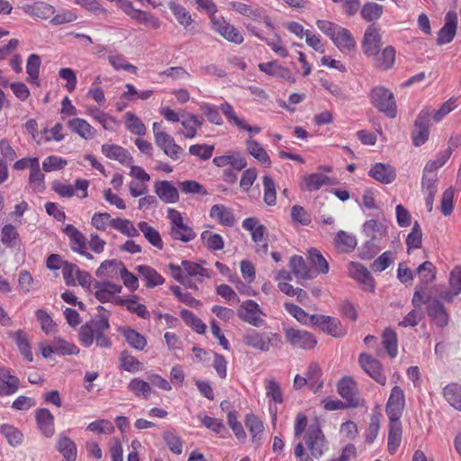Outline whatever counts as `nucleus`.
Wrapping results in <instances>:
<instances>
[{"mask_svg":"<svg viewBox=\"0 0 461 461\" xmlns=\"http://www.w3.org/2000/svg\"><path fill=\"white\" fill-rule=\"evenodd\" d=\"M201 238L204 245L211 250H221L224 247V241L221 235L205 230Z\"/></svg>","mask_w":461,"mask_h":461,"instance_id":"nucleus-61","label":"nucleus"},{"mask_svg":"<svg viewBox=\"0 0 461 461\" xmlns=\"http://www.w3.org/2000/svg\"><path fill=\"white\" fill-rule=\"evenodd\" d=\"M62 274L68 285H76L78 284L82 286H87L90 285V275L86 271L80 270L72 263L64 262L62 264Z\"/></svg>","mask_w":461,"mask_h":461,"instance_id":"nucleus-14","label":"nucleus"},{"mask_svg":"<svg viewBox=\"0 0 461 461\" xmlns=\"http://www.w3.org/2000/svg\"><path fill=\"white\" fill-rule=\"evenodd\" d=\"M0 396L10 395L14 393L18 389L19 380L17 377L11 375L9 371L0 366Z\"/></svg>","mask_w":461,"mask_h":461,"instance_id":"nucleus-34","label":"nucleus"},{"mask_svg":"<svg viewBox=\"0 0 461 461\" xmlns=\"http://www.w3.org/2000/svg\"><path fill=\"white\" fill-rule=\"evenodd\" d=\"M337 183L335 178H331L321 173H312L303 176L301 186L307 191H317L322 186L334 185Z\"/></svg>","mask_w":461,"mask_h":461,"instance_id":"nucleus-20","label":"nucleus"},{"mask_svg":"<svg viewBox=\"0 0 461 461\" xmlns=\"http://www.w3.org/2000/svg\"><path fill=\"white\" fill-rule=\"evenodd\" d=\"M332 41L341 51L351 50L356 45L349 31L342 27L337 32Z\"/></svg>","mask_w":461,"mask_h":461,"instance_id":"nucleus-46","label":"nucleus"},{"mask_svg":"<svg viewBox=\"0 0 461 461\" xmlns=\"http://www.w3.org/2000/svg\"><path fill=\"white\" fill-rule=\"evenodd\" d=\"M109 328V313L103 307H99L98 314L81 326L78 333L79 341L83 346L90 347L94 343L95 333L104 332Z\"/></svg>","mask_w":461,"mask_h":461,"instance_id":"nucleus-3","label":"nucleus"},{"mask_svg":"<svg viewBox=\"0 0 461 461\" xmlns=\"http://www.w3.org/2000/svg\"><path fill=\"white\" fill-rule=\"evenodd\" d=\"M371 101L375 107L384 113L389 118H395L397 106L393 94L387 88L376 86L372 89Z\"/></svg>","mask_w":461,"mask_h":461,"instance_id":"nucleus-4","label":"nucleus"},{"mask_svg":"<svg viewBox=\"0 0 461 461\" xmlns=\"http://www.w3.org/2000/svg\"><path fill=\"white\" fill-rule=\"evenodd\" d=\"M285 310L293 315L299 322H301L303 325H313L314 321L312 320L313 317H316L315 315H309L304 310L300 308L299 306L285 303Z\"/></svg>","mask_w":461,"mask_h":461,"instance_id":"nucleus-52","label":"nucleus"},{"mask_svg":"<svg viewBox=\"0 0 461 461\" xmlns=\"http://www.w3.org/2000/svg\"><path fill=\"white\" fill-rule=\"evenodd\" d=\"M139 229L144 234L145 238L156 248L161 249L163 247L160 234L154 228L149 226L145 221H140L138 224Z\"/></svg>","mask_w":461,"mask_h":461,"instance_id":"nucleus-58","label":"nucleus"},{"mask_svg":"<svg viewBox=\"0 0 461 461\" xmlns=\"http://www.w3.org/2000/svg\"><path fill=\"white\" fill-rule=\"evenodd\" d=\"M402 426L400 421L390 420L388 450L393 454L401 444Z\"/></svg>","mask_w":461,"mask_h":461,"instance_id":"nucleus-50","label":"nucleus"},{"mask_svg":"<svg viewBox=\"0 0 461 461\" xmlns=\"http://www.w3.org/2000/svg\"><path fill=\"white\" fill-rule=\"evenodd\" d=\"M334 246L339 252H349L357 246V239L347 231L339 230L334 239Z\"/></svg>","mask_w":461,"mask_h":461,"instance_id":"nucleus-36","label":"nucleus"},{"mask_svg":"<svg viewBox=\"0 0 461 461\" xmlns=\"http://www.w3.org/2000/svg\"><path fill=\"white\" fill-rule=\"evenodd\" d=\"M405 406L403 391L400 386L392 389L386 404V413L390 420L399 421Z\"/></svg>","mask_w":461,"mask_h":461,"instance_id":"nucleus-13","label":"nucleus"},{"mask_svg":"<svg viewBox=\"0 0 461 461\" xmlns=\"http://www.w3.org/2000/svg\"><path fill=\"white\" fill-rule=\"evenodd\" d=\"M102 152L110 159L117 160L125 166H129L132 162L130 153L118 145L104 144L102 146Z\"/></svg>","mask_w":461,"mask_h":461,"instance_id":"nucleus-28","label":"nucleus"},{"mask_svg":"<svg viewBox=\"0 0 461 461\" xmlns=\"http://www.w3.org/2000/svg\"><path fill=\"white\" fill-rule=\"evenodd\" d=\"M88 185L89 182L86 179H77L74 186L60 181H54L51 184L52 190L61 197L70 198L75 194L79 199H84L87 196Z\"/></svg>","mask_w":461,"mask_h":461,"instance_id":"nucleus-10","label":"nucleus"},{"mask_svg":"<svg viewBox=\"0 0 461 461\" xmlns=\"http://www.w3.org/2000/svg\"><path fill=\"white\" fill-rule=\"evenodd\" d=\"M128 389L137 397H143L148 399L151 393L152 388L149 382H146L140 378H133L128 384Z\"/></svg>","mask_w":461,"mask_h":461,"instance_id":"nucleus-49","label":"nucleus"},{"mask_svg":"<svg viewBox=\"0 0 461 461\" xmlns=\"http://www.w3.org/2000/svg\"><path fill=\"white\" fill-rule=\"evenodd\" d=\"M0 430L11 446L16 447L22 444L23 434L17 428L4 424L1 426Z\"/></svg>","mask_w":461,"mask_h":461,"instance_id":"nucleus-54","label":"nucleus"},{"mask_svg":"<svg viewBox=\"0 0 461 461\" xmlns=\"http://www.w3.org/2000/svg\"><path fill=\"white\" fill-rule=\"evenodd\" d=\"M258 68L260 71L273 76L277 77L285 80L294 81L292 77L291 72L288 68L279 66L276 62H267V63H260L258 65Z\"/></svg>","mask_w":461,"mask_h":461,"instance_id":"nucleus-38","label":"nucleus"},{"mask_svg":"<svg viewBox=\"0 0 461 461\" xmlns=\"http://www.w3.org/2000/svg\"><path fill=\"white\" fill-rule=\"evenodd\" d=\"M309 263L318 273L326 274L329 271V265L319 250L312 249L309 250Z\"/></svg>","mask_w":461,"mask_h":461,"instance_id":"nucleus-56","label":"nucleus"},{"mask_svg":"<svg viewBox=\"0 0 461 461\" xmlns=\"http://www.w3.org/2000/svg\"><path fill=\"white\" fill-rule=\"evenodd\" d=\"M212 163L219 167L230 166L238 171H240L247 166L246 158L239 151H227L221 156L214 157Z\"/></svg>","mask_w":461,"mask_h":461,"instance_id":"nucleus-21","label":"nucleus"},{"mask_svg":"<svg viewBox=\"0 0 461 461\" xmlns=\"http://www.w3.org/2000/svg\"><path fill=\"white\" fill-rule=\"evenodd\" d=\"M380 29L375 23H371L366 30L362 41V48L365 54L373 56L377 54L381 49Z\"/></svg>","mask_w":461,"mask_h":461,"instance_id":"nucleus-16","label":"nucleus"},{"mask_svg":"<svg viewBox=\"0 0 461 461\" xmlns=\"http://www.w3.org/2000/svg\"><path fill=\"white\" fill-rule=\"evenodd\" d=\"M36 419L38 426L43 435L50 438L55 433L54 416L47 409H41L37 411Z\"/></svg>","mask_w":461,"mask_h":461,"instance_id":"nucleus-30","label":"nucleus"},{"mask_svg":"<svg viewBox=\"0 0 461 461\" xmlns=\"http://www.w3.org/2000/svg\"><path fill=\"white\" fill-rule=\"evenodd\" d=\"M155 192L161 200L175 202L178 199L177 189L168 181H158L155 184Z\"/></svg>","mask_w":461,"mask_h":461,"instance_id":"nucleus-41","label":"nucleus"},{"mask_svg":"<svg viewBox=\"0 0 461 461\" xmlns=\"http://www.w3.org/2000/svg\"><path fill=\"white\" fill-rule=\"evenodd\" d=\"M338 393L343 398L350 408H358L364 406L365 402L359 396L357 383L353 378L345 376L341 378L337 384Z\"/></svg>","mask_w":461,"mask_h":461,"instance_id":"nucleus-6","label":"nucleus"},{"mask_svg":"<svg viewBox=\"0 0 461 461\" xmlns=\"http://www.w3.org/2000/svg\"><path fill=\"white\" fill-rule=\"evenodd\" d=\"M108 61L115 70L122 69L132 74L137 73V67L128 63L125 57H123L122 55H109Z\"/></svg>","mask_w":461,"mask_h":461,"instance_id":"nucleus-62","label":"nucleus"},{"mask_svg":"<svg viewBox=\"0 0 461 461\" xmlns=\"http://www.w3.org/2000/svg\"><path fill=\"white\" fill-rule=\"evenodd\" d=\"M292 277L289 272L286 270H280L277 272L276 280L277 281L278 288L285 294L289 296L297 295V300L301 303L305 301L308 298L306 292L302 290L301 288H294L292 285L289 284Z\"/></svg>","mask_w":461,"mask_h":461,"instance_id":"nucleus-19","label":"nucleus"},{"mask_svg":"<svg viewBox=\"0 0 461 461\" xmlns=\"http://www.w3.org/2000/svg\"><path fill=\"white\" fill-rule=\"evenodd\" d=\"M68 128L85 140H91L95 137L96 131L86 120L74 118L68 122Z\"/></svg>","mask_w":461,"mask_h":461,"instance_id":"nucleus-29","label":"nucleus"},{"mask_svg":"<svg viewBox=\"0 0 461 461\" xmlns=\"http://www.w3.org/2000/svg\"><path fill=\"white\" fill-rule=\"evenodd\" d=\"M115 303L119 305H124L129 312L135 313L142 319L147 320L150 316L146 306L144 304L139 303L134 299H124L118 297L115 299Z\"/></svg>","mask_w":461,"mask_h":461,"instance_id":"nucleus-45","label":"nucleus"},{"mask_svg":"<svg viewBox=\"0 0 461 461\" xmlns=\"http://www.w3.org/2000/svg\"><path fill=\"white\" fill-rule=\"evenodd\" d=\"M57 449L68 461H76L77 451L75 442L68 437L60 435L57 442Z\"/></svg>","mask_w":461,"mask_h":461,"instance_id":"nucleus-33","label":"nucleus"},{"mask_svg":"<svg viewBox=\"0 0 461 461\" xmlns=\"http://www.w3.org/2000/svg\"><path fill=\"white\" fill-rule=\"evenodd\" d=\"M457 23V14L455 12H448L445 17V25L438 34V44L442 45L450 42L455 35Z\"/></svg>","mask_w":461,"mask_h":461,"instance_id":"nucleus-23","label":"nucleus"},{"mask_svg":"<svg viewBox=\"0 0 461 461\" xmlns=\"http://www.w3.org/2000/svg\"><path fill=\"white\" fill-rule=\"evenodd\" d=\"M242 227L249 230L252 240L256 244V251L261 256H265L268 250V245L265 239L267 229L258 223L255 218H248L242 222Z\"/></svg>","mask_w":461,"mask_h":461,"instance_id":"nucleus-9","label":"nucleus"},{"mask_svg":"<svg viewBox=\"0 0 461 461\" xmlns=\"http://www.w3.org/2000/svg\"><path fill=\"white\" fill-rule=\"evenodd\" d=\"M63 231L69 239L71 249L75 252H84V249H86V239L85 236L70 224L67 225Z\"/></svg>","mask_w":461,"mask_h":461,"instance_id":"nucleus-32","label":"nucleus"},{"mask_svg":"<svg viewBox=\"0 0 461 461\" xmlns=\"http://www.w3.org/2000/svg\"><path fill=\"white\" fill-rule=\"evenodd\" d=\"M95 295L101 303L113 302L119 296H115L122 292V286L112 282L96 283L94 286Z\"/></svg>","mask_w":461,"mask_h":461,"instance_id":"nucleus-18","label":"nucleus"},{"mask_svg":"<svg viewBox=\"0 0 461 461\" xmlns=\"http://www.w3.org/2000/svg\"><path fill=\"white\" fill-rule=\"evenodd\" d=\"M314 326H318L327 334L332 337H342L346 334V330L342 327L341 322L336 319L325 315H316L313 317Z\"/></svg>","mask_w":461,"mask_h":461,"instance_id":"nucleus-17","label":"nucleus"},{"mask_svg":"<svg viewBox=\"0 0 461 461\" xmlns=\"http://www.w3.org/2000/svg\"><path fill=\"white\" fill-rule=\"evenodd\" d=\"M136 270L144 278L148 287H154L162 285L164 282V278L149 266H138Z\"/></svg>","mask_w":461,"mask_h":461,"instance_id":"nucleus-47","label":"nucleus"},{"mask_svg":"<svg viewBox=\"0 0 461 461\" xmlns=\"http://www.w3.org/2000/svg\"><path fill=\"white\" fill-rule=\"evenodd\" d=\"M119 332L123 335L126 341L134 348L143 350L147 345L146 338L131 328H120Z\"/></svg>","mask_w":461,"mask_h":461,"instance_id":"nucleus-39","label":"nucleus"},{"mask_svg":"<svg viewBox=\"0 0 461 461\" xmlns=\"http://www.w3.org/2000/svg\"><path fill=\"white\" fill-rule=\"evenodd\" d=\"M383 345L391 357H395L398 353L397 336L393 330L386 329L383 333Z\"/></svg>","mask_w":461,"mask_h":461,"instance_id":"nucleus-55","label":"nucleus"},{"mask_svg":"<svg viewBox=\"0 0 461 461\" xmlns=\"http://www.w3.org/2000/svg\"><path fill=\"white\" fill-rule=\"evenodd\" d=\"M155 142L173 160L179 159L184 152L183 149L176 143L174 138L168 133H159Z\"/></svg>","mask_w":461,"mask_h":461,"instance_id":"nucleus-22","label":"nucleus"},{"mask_svg":"<svg viewBox=\"0 0 461 461\" xmlns=\"http://www.w3.org/2000/svg\"><path fill=\"white\" fill-rule=\"evenodd\" d=\"M384 13V6L375 2L366 3L360 11L361 17L367 23H375Z\"/></svg>","mask_w":461,"mask_h":461,"instance_id":"nucleus-43","label":"nucleus"},{"mask_svg":"<svg viewBox=\"0 0 461 461\" xmlns=\"http://www.w3.org/2000/svg\"><path fill=\"white\" fill-rule=\"evenodd\" d=\"M266 394L276 403L283 402V393L279 384L273 378L265 381Z\"/></svg>","mask_w":461,"mask_h":461,"instance_id":"nucleus-64","label":"nucleus"},{"mask_svg":"<svg viewBox=\"0 0 461 461\" xmlns=\"http://www.w3.org/2000/svg\"><path fill=\"white\" fill-rule=\"evenodd\" d=\"M247 151L257 160L262 164H270V158L266 149L251 137L248 138L245 141Z\"/></svg>","mask_w":461,"mask_h":461,"instance_id":"nucleus-42","label":"nucleus"},{"mask_svg":"<svg viewBox=\"0 0 461 461\" xmlns=\"http://www.w3.org/2000/svg\"><path fill=\"white\" fill-rule=\"evenodd\" d=\"M285 338L287 343L296 348L311 350L317 345V339L313 334L304 330L285 329Z\"/></svg>","mask_w":461,"mask_h":461,"instance_id":"nucleus-8","label":"nucleus"},{"mask_svg":"<svg viewBox=\"0 0 461 461\" xmlns=\"http://www.w3.org/2000/svg\"><path fill=\"white\" fill-rule=\"evenodd\" d=\"M369 176L383 184H390L396 177L395 169L389 164L375 163L369 170Z\"/></svg>","mask_w":461,"mask_h":461,"instance_id":"nucleus-25","label":"nucleus"},{"mask_svg":"<svg viewBox=\"0 0 461 461\" xmlns=\"http://www.w3.org/2000/svg\"><path fill=\"white\" fill-rule=\"evenodd\" d=\"M305 445L312 458H320L328 449L325 437L318 426H311L304 436Z\"/></svg>","mask_w":461,"mask_h":461,"instance_id":"nucleus-7","label":"nucleus"},{"mask_svg":"<svg viewBox=\"0 0 461 461\" xmlns=\"http://www.w3.org/2000/svg\"><path fill=\"white\" fill-rule=\"evenodd\" d=\"M211 216L216 218L222 225L232 226L234 224L232 212L221 204L212 206Z\"/></svg>","mask_w":461,"mask_h":461,"instance_id":"nucleus-53","label":"nucleus"},{"mask_svg":"<svg viewBox=\"0 0 461 461\" xmlns=\"http://www.w3.org/2000/svg\"><path fill=\"white\" fill-rule=\"evenodd\" d=\"M243 341L247 346L262 352H268L271 349H280L283 347L281 336L273 332L251 330L244 335Z\"/></svg>","mask_w":461,"mask_h":461,"instance_id":"nucleus-2","label":"nucleus"},{"mask_svg":"<svg viewBox=\"0 0 461 461\" xmlns=\"http://www.w3.org/2000/svg\"><path fill=\"white\" fill-rule=\"evenodd\" d=\"M453 153L452 148L440 151L435 159L427 162L422 176V190L426 202H432L437 192L436 182L438 180L436 171L442 167Z\"/></svg>","mask_w":461,"mask_h":461,"instance_id":"nucleus-1","label":"nucleus"},{"mask_svg":"<svg viewBox=\"0 0 461 461\" xmlns=\"http://www.w3.org/2000/svg\"><path fill=\"white\" fill-rule=\"evenodd\" d=\"M289 267L294 276L302 280H309L313 278V271L305 264L304 259L301 256H294L290 259Z\"/></svg>","mask_w":461,"mask_h":461,"instance_id":"nucleus-31","label":"nucleus"},{"mask_svg":"<svg viewBox=\"0 0 461 461\" xmlns=\"http://www.w3.org/2000/svg\"><path fill=\"white\" fill-rule=\"evenodd\" d=\"M239 318L253 327H262L265 324V313L261 307L253 300L242 302L237 310Z\"/></svg>","mask_w":461,"mask_h":461,"instance_id":"nucleus-5","label":"nucleus"},{"mask_svg":"<svg viewBox=\"0 0 461 461\" xmlns=\"http://www.w3.org/2000/svg\"><path fill=\"white\" fill-rule=\"evenodd\" d=\"M29 175V185L35 192H42L45 189V176L40 168L39 160H32Z\"/></svg>","mask_w":461,"mask_h":461,"instance_id":"nucleus-35","label":"nucleus"},{"mask_svg":"<svg viewBox=\"0 0 461 461\" xmlns=\"http://www.w3.org/2000/svg\"><path fill=\"white\" fill-rule=\"evenodd\" d=\"M126 128L135 135L144 136L146 134V126L134 113L129 112L125 114Z\"/></svg>","mask_w":461,"mask_h":461,"instance_id":"nucleus-59","label":"nucleus"},{"mask_svg":"<svg viewBox=\"0 0 461 461\" xmlns=\"http://www.w3.org/2000/svg\"><path fill=\"white\" fill-rule=\"evenodd\" d=\"M122 267H123L122 263L116 259L105 260L96 270V276L98 277L113 278L118 276Z\"/></svg>","mask_w":461,"mask_h":461,"instance_id":"nucleus-44","label":"nucleus"},{"mask_svg":"<svg viewBox=\"0 0 461 461\" xmlns=\"http://www.w3.org/2000/svg\"><path fill=\"white\" fill-rule=\"evenodd\" d=\"M429 316L435 321L438 327H445L448 323V316L442 303L438 301H432L428 307Z\"/></svg>","mask_w":461,"mask_h":461,"instance_id":"nucleus-37","label":"nucleus"},{"mask_svg":"<svg viewBox=\"0 0 461 461\" xmlns=\"http://www.w3.org/2000/svg\"><path fill=\"white\" fill-rule=\"evenodd\" d=\"M23 10L26 14L40 19H49L55 13L54 7L44 2L24 5Z\"/></svg>","mask_w":461,"mask_h":461,"instance_id":"nucleus-26","label":"nucleus"},{"mask_svg":"<svg viewBox=\"0 0 461 461\" xmlns=\"http://www.w3.org/2000/svg\"><path fill=\"white\" fill-rule=\"evenodd\" d=\"M8 336L15 342L24 358L32 362L33 359L28 334L23 330L9 331Z\"/></svg>","mask_w":461,"mask_h":461,"instance_id":"nucleus-27","label":"nucleus"},{"mask_svg":"<svg viewBox=\"0 0 461 461\" xmlns=\"http://www.w3.org/2000/svg\"><path fill=\"white\" fill-rule=\"evenodd\" d=\"M180 316L185 321V323L191 326L199 334H203L206 330L205 324L197 318L192 312L188 310H182Z\"/></svg>","mask_w":461,"mask_h":461,"instance_id":"nucleus-63","label":"nucleus"},{"mask_svg":"<svg viewBox=\"0 0 461 461\" xmlns=\"http://www.w3.org/2000/svg\"><path fill=\"white\" fill-rule=\"evenodd\" d=\"M374 61L375 66L381 69H388L390 68L395 60V50L393 47L388 46L380 51L377 54H374Z\"/></svg>","mask_w":461,"mask_h":461,"instance_id":"nucleus-40","label":"nucleus"},{"mask_svg":"<svg viewBox=\"0 0 461 461\" xmlns=\"http://www.w3.org/2000/svg\"><path fill=\"white\" fill-rule=\"evenodd\" d=\"M349 275L352 278L359 282L365 290L373 292L375 288L374 279L370 272L359 263H351L349 266Z\"/></svg>","mask_w":461,"mask_h":461,"instance_id":"nucleus-24","label":"nucleus"},{"mask_svg":"<svg viewBox=\"0 0 461 461\" xmlns=\"http://www.w3.org/2000/svg\"><path fill=\"white\" fill-rule=\"evenodd\" d=\"M168 6L171 12L174 14L176 19L181 25H183L185 28H187L189 25L192 24L194 20L192 19L190 13L186 11L185 8L174 2L168 3Z\"/></svg>","mask_w":461,"mask_h":461,"instance_id":"nucleus-57","label":"nucleus"},{"mask_svg":"<svg viewBox=\"0 0 461 461\" xmlns=\"http://www.w3.org/2000/svg\"><path fill=\"white\" fill-rule=\"evenodd\" d=\"M359 364L376 383L382 385L386 384V375L384 374L383 366L377 359L366 353H362L359 355Z\"/></svg>","mask_w":461,"mask_h":461,"instance_id":"nucleus-11","label":"nucleus"},{"mask_svg":"<svg viewBox=\"0 0 461 461\" xmlns=\"http://www.w3.org/2000/svg\"><path fill=\"white\" fill-rule=\"evenodd\" d=\"M133 20L139 23L144 24L150 29H158L161 25L160 21L155 17L152 14L139 10L132 16Z\"/></svg>","mask_w":461,"mask_h":461,"instance_id":"nucleus-60","label":"nucleus"},{"mask_svg":"<svg viewBox=\"0 0 461 461\" xmlns=\"http://www.w3.org/2000/svg\"><path fill=\"white\" fill-rule=\"evenodd\" d=\"M306 378L314 393H317L322 387L321 368L317 363L310 364L307 369Z\"/></svg>","mask_w":461,"mask_h":461,"instance_id":"nucleus-51","label":"nucleus"},{"mask_svg":"<svg viewBox=\"0 0 461 461\" xmlns=\"http://www.w3.org/2000/svg\"><path fill=\"white\" fill-rule=\"evenodd\" d=\"M211 23L213 31L218 32L228 41L235 44H240L243 41V36L238 29L227 23L224 18L212 15Z\"/></svg>","mask_w":461,"mask_h":461,"instance_id":"nucleus-12","label":"nucleus"},{"mask_svg":"<svg viewBox=\"0 0 461 461\" xmlns=\"http://www.w3.org/2000/svg\"><path fill=\"white\" fill-rule=\"evenodd\" d=\"M444 398L456 410L461 411V385L457 384H447L444 388Z\"/></svg>","mask_w":461,"mask_h":461,"instance_id":"nucleus-48","label":"nucleus"},{"mask_svg":"<svg viewBox=\"0 0 461 461\" xmlns=\"http://www.w3.org/2000/svg\"><path fill=\"white\" fill-rule=\"evenodd\" d=\"M230 5L233 10H235L239 14L247 16L254 21L263 22L269 29H273L271 21L263 9L252 5H247L240 2H231Z\"/></svg>","mask_w":461,"mask_h":461,"instance_id":"nucleus-15","label":"nucleus"}]
</instances>
